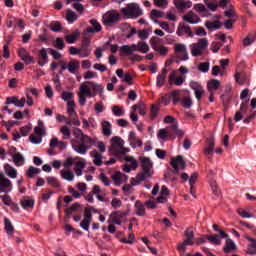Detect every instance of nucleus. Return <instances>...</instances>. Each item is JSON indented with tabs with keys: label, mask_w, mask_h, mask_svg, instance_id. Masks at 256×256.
I'll list each match as a JSON object with an SVG mask.
<instances>
[{
	"label": "nucleus",
	"mask_w": 256,
	"mask_h": 256,
	"mask_svg": "<svg viewBox=\"0 0 256 256\" xmlns=\"http://www.w3.org/2000/svg\"><path fill=\"white\" fill-rule=\"evenodd\" d=\"M215 149V142L209 141L208 146L204 149V155H211Z\"/></svg>",
	"instance_id": "nucleus-60"
},
{
	"label": "nucleus",
	"mask_w": 256,
	"mask_h": 256,
	"mask_svg": "<svg viewBox=\"0 0 256 256\" xmlns=\"http://www.w3.org/2000/svg\"><path fill=\"white\" fill-rule=\"evenodd\" d=\"M3 169L7 177H9L10 179H17V175H19V173L17 172V169L13 167L11 164H4Z\"/></svg>",
	"instance_id": "nucleus-18"
},
{
	"label": "nucleus",
	"mask_w": 256,
	"mask_h": 256,
	"mask_svg": "<svg viewBox=\"0 0 256 256\" xmlns=\"http://www.w3.org/2000/svg\"><path fill=\"white\" fill-rule=\"evenodd\" d=\"M207 241L212 243L213 245H221V236L215 234L213 236L206 237Z\"/></svg>",
	"instance_id": "nucleus-55"
},
{
	"label": "nucleus",
	"mask_w": 256,
	"mask_h": 256,
	"mask_svg": "<svg viewBox=\"0 0 256 256\" xmlns=\"http://www.w3.org/2000/svg\"><path fill=\"white\" fill-rule=\"evenodd\" d=\"M90 157L94 158L93 163L97 165V167H101L103 165V156L97 152V150H93L90 152Z\"/></svg>",
	"instance_id": "nucleus-29"
},
{
	"label": "nucleus",
	"mask_w": 256,
	"mask_h": 256,
	"mask_svg": "<svg viewBox=\"0 0 256 256\" xmlns=\"http://www.w3.org/2000/svg\"><path fill=\"white\" fill-rule=\"evenodd\" d=\"M34 132L40 137H43V135H45V123H43V120L38 121V126L34 128Z\"/></svg>",
	"instance_id": "nucleus-45"
},
{
	"label": "nucleus",
	"mask_w": 256,
	"mask_h": 256,
	"mask_svg": "<svg viewBox=\"0 0 256 256\" xmlns=\"http://www.w3.org/2000/svg\"><path fill=\"white\" fill-rule=\"evenodd\" d=\"M39 173H41V169L30 166L27 170H26V175L27 177H29V179H33V177H35V175H39Z\"/></svg>",
	"instance_id": "nucleus-47"
},
{
	"label": "nucleus",
	"mask_w": 256,
	"mask_h": 256,
	"mask_svg": "<svg viewBox=\"0 0 256 256\" xmlns=\"http://www.w3.org/2000/svg\"><path fill=\"white\" fill-rule=\"evenodd\" d=\"M184 236L186 239L182 242V244H178L177 249L178 251H187V245L193 246L195 242L193 239H195V232H193V227L187 228L184 231Z\"/></svg>",
	"instance_id": "nucleus-8"
},
{
	"label": "nucleus",
	"mask_w": 256,
	"mask_h": 256,
	"mask_svg": "<svg viewBox=\"0 0 256 256\" xmlns=\"http://www.w3.org/2000/svg\"><path fill=\"white\" fill-rule=\"evenodd\" d=\"M13 191V183L5 174L0 173V193H11Z\"/></svg>",
	"instance_id": "nucleus-12"
},
{
	"label": "nucleus",
	"mask_w": 256,
	"mask_h": 256,
	"mask_svg": "<svg viewBox=\"0 0 256 256\" xmlns=\"http://www.w3.org/2000/svg\"><path fill=\"white\" fill-rule=\"evenodd\" d=\"M77 95L80 107H85L87 105V99H93L97 95L101 99H105V86L93 81H86L80 84Z\"/></svg>",
	"instance_id": "nucleus-1"
},
{
	"label": "nucleus",
	"mask_w": 256,
	"mask_h": 256,
	"mask_svg": "<svg viewBox=\"0 0 256 256\" xmlns=\"http://www.w3.org/2000/svg\"><path fill=\"white\" fill-rule=\"evenodd\" d=\"M76 104L75 102H69L66 105L67 114L71 117L73 115H77V112H75Z\"/></svg>",
	"instance_id": "nucleus-54"
},
{
	"label": "nucleus",
	"mask_w": 256,
	"mask_h": 256,
	"mask_svg": "<svg viewBox=\"0 0 256 256\" xmlns=\"http://www.w3.org/2000/svg\"><path fill=\"white\" fill-rule=\"evenodd\" d=\"M79 57L80 59H87L89 55H91V48H89V43L83 44L81 48H79Z\"/></svg>",
	"instance_id": "nucleus-33"
},
{
	"label": "nucleus",
	"mask_w": 256,
	"mask_h": 256,
	"mask_svg": "<svg viewBox=\"0 0 256 256\" xmlns=\"http://www.w3.org/2000/svg\"><path fill=\"white\" fill-rule=\"evenodd\" d=\"M176 35H178V37H183V35H188V37H193V31H191V27L185 24H179L178 29L176 31Z\"/></svg>",
	"instance_id": "nucleus-21"
},
{
	"label": "nucleus",
	"mask_w": 256,
	"mask_h": 256,
	"mask_svg": "<svg viewBox=\"0 0 256 256\" xmlns=\"http://www.w3.org/2000/svg\"><path fill=\"white\" fill-rule=\"evenodd\" d=\"M111 111L114 117H123V115H125V109L123 106L114 105L112 106Z\"/></svg>",
	"instance_id": "nucleus-43"
},
{
	"label": "nucleus",
	"mask_w": 256,
	"mask_h": 256,
	"mask_svg": "<svg viewBox=\"0 0 256 256\" xmlns=\"http://www.w3.org/2000/svg\"><path fill=\"white\" fill-rule=\"evenodd\" d=\"M132 111H138L139 115H147V106L144 103L135 104L132 106Z\"/></svg>",
	"instance_id": "nucleus-41"
},
{
	"label": "nucleus",
	"mask_w": 256,
	"mask_h": 256,
	"mask_svg": "<svg viewBox=\"0 0 256 256\" xmlns=\"http://www.w3.org/2000/svg\"><path fill=\"white\" fill-rule=\"evenodd\" d=\"M49 48H42L39 50L40 57L38 58L39 67H45L49 63Z\"/></svg>",
	"instance_id": "nucleus-15"
},
{
	"label": "nucleus",
	"mask_w": 256,
	"mask_h": 256,
	"mask_svg": "<svg viewBox=\"0 0 256 256\" xmlns=\"http://www.w3.org/2000/svg\"><path fill=\"white\" fill-rule=\"evenodd\" d=\"M182 107H184V109H191V107H193V100L190 97H184Z\"/></svg>",
	"instance_id": "nucleus-58"
},
{
	"label": "nucleus",
	"mask_w": 256,
	"mask_h": 256,
	"mask_svg": "<svg viewBox=\"0 0 256 256\" xmlns=\"http://www.w3.org/2000/svg\"><path fill=\"white\" fill-rule=\"evenodd\" d=\"M94 110L96 113H103L105 111V105H103V101H100L94 105Z\"/></svg>",
	"instance_id": "nucleus-64"
},
{
	"label": "nucleus",
	"mask_w": 256,
	"mask_h": 256,
	"mask_svg": "<svg viewBox=\"0 0 256 256\" xmlns=\"http://www.w3.org/2000/svg\"><path fill=\"white\" fill-rule=\"evenodd\" d=\"M219 85H221V82L217 79H211L207 82V89L210 95H215V91L219 89Z\"/></svg>",
	"instance_id": "nucleus-27"
},
{
	"label": "nucleus",
	"mask_w": 256,
	"mask_h": 256,
	"mask_svg": "<svg viewBox=\"0 0 256 256\" xmlns=\"http://www.w3.org/2000/svg\"><path fill=\"white\" fill-rule=\"evenodd\" d=\"M154 23H156V25H159V27H161V29L166 31V33H175V29L172 28L171 26H169V23H167V22H161L158 20H154Z\"/></svg>",
	"instance_id": "nucleus-42"
},
{
	"label": "nucleus",
	"mask_w": 256,
	"mask_h": 256,
	"mask_svg": "<svg viewBox=\"0 0 256 256\" xmlns=\"http://www.w3.org/2000/svg\"><path fill=\"white\" fill-rule=\"evenodd\" d=\"M79 207H81V204L76 202L72 204L70 207L66 208L64 212L66 213V215H72V213L79 211Z\"/></svg>",
	"instance_id": "nucleus-48"
},
{
	"label": "nucleus",
	"mask_w": 256,
	"mask_h": 256,
	"mask_svg": "<svg viewBox=\"0 0 256 256\" xmlns=\"http://www.w3.org/2000/svg\"><path fill=\"white\" fill-rule=\"evenodd\" d=\"M78 69H79V61H71L68 63V71L72 75H77Z\"/></svg>",
	"instance_id": "nucleus-46"
},
{
	"label": "nucleus",
	"mask_w": 256,
	"mask_h": 256,
	"mask_svg": "<svg viewBox=\"0 0 256 256\" xmlns=\"http://www.w3.org/2000/svg\"><path fill=\"white\" fill-rule=\"evenodd\" d=\"M12 161L16 167H23V165H25V156H23L21 152H17V154L12 157Z\"/></svg>",
	"instance_id": "nucleus-31"
},
{
	"label": "nucleus",
	"mask_w": 256,
	"mask_h": 256,
	"mask_svg": "<svg viewBox=\"0 0 256 256\" xmlns=\"http://www.w3.org/2000/svg\"><path fill=\"white\" fill-rule=\"evenodd\" d=\"M186 77L185 76H176L175 72H172L168 77V83L169 85H176L177 87H181L183 83H185Z\"/></svg>",
	"instance_id": "nucleus-16"
},
{
	"label": "nucleus",
	"mask_w": 256,
	"mask_h": 256,
	"mask_svg": "<svg viewBox=\"0 0 256 256\" xmlns=\"http://www.w3.org/2000/svg\"><path fill=\"white\" fill-rule=\"evenodd\" d=\"M174 51L179 61L189 60V52L187 51V46H185V44H175Z\"/></svg>",
	"instance_id": "nucleus-11"
},
{
	"label": "nucleus",
	"mask_w": 256,
	"mask_h": 256,
	"mask_svg": "<svg viewBox=\"0 0 256 256\" xmlns=\"http://www.w3.org/2000/svg\"><path fill=\"white\" fill-rule=\"evenodd\" d=\"M212 75L214 77H217L220 75V77H223L224 73H223V69L220 68L219 66H213L212 67Z\"/></svg>",
	"instance_id": "nucleus-62"
},
{
	"label": "nucleus",
	"mask_w": 256,
	"mask_h": 256,
	"mask_svg": "<svg viewBox=\"0 0 256 256\" xmlns=\"http://www.w3.org/2000/svg\"><path fill=\"white\" fill-rule=\"evenodd\" d=\"M112 181L116 187H121L123 183H127V181H129V176L122 173L121 171H118L112 175Z\"/></svg>",
	"instance_id": "nucleus-13"
},
{
	"label": "nucleus",
	"mask_w": 256,
	"mask_h": 256,
	"mask_svg": "<svg viewBox=\"0 0 256 256\" xmlns=\"http://www.w3.org/2000/svg\"><path fill=\"white\" fill-rule=\"evenodd\" d=\"M101 127L104 137H111V135H113V125L111 122L104 120L101 122Z\"/></svg>",
	"instance_id": "nucleus-24"
},
{
	"label": "nucleus",
	"mask_w": 256,
	"mask_h": 256,
	"mask_svg": "<svg viewBox=\"0 0 256 256\" xmlns=\"http://www.w3.org/2000/svg\"><path fill=\"white\" fill-rule=\"evenodd\" d=\"M78 19H79V16L77 15V13H75L73 10H67L66 21H68V23L73 24Z\"/></svg>",
	"instance_id": "nucleus-44"
},
{
	"label": "nucleus",
	"mask_w": 256,
	"mask_h": 256,
	"mask_svg": "<svg viewBox=\"0 0 256 256\" xmlns=\"http://www.w3.org/2000/svg\"><path fill=\"white\" fill-rule=\"evenodd\" d=\"M49 147H51V149L59 148L60 151H65V149H67V143L59 141L57 137H53L50 140Z\"/></svg>",
	"instance_id": "nucleus-19"
},
{
	"label": "nucleus",
	"mask_w": 256,
	"mask_h": 256,
	"mask_svg": "<svg viewBox=\"0 0 256 256\" xmlns=\"http://www.w3.org/2000/svg\"><path fill=\"white\" fill-rule=\"evenodd\" d=\"M209 47V40L207 38H200L197 43H193L191 48L192 57H201L205 52V49Z\"/></svg>",
	"instance_id": "nucleus-6"
},
{
	"label": "nucleus",
	"mask_w": 256,
	"mask_h": 256,
	"mask_svg": "<svg viewBox=\"0 0 256 256\" xmlns=\"http://www.w3.org/2000/svg\"><path fill=\"white\" fill-rule=\"evenodd\" d=\"M155 7H159L160 9H167L169 5V1L167 0H154Z\"/></svg>",
	"instance_id": "nucleus-57"
},
{
	"label": "nucleus",
	"mask_w": 256,
	"mask_h": 256,
	"mask_svg": "<svg viewBox=\"0 0 256 256\" xmlns=\"http://www.w3.org/2000/svg\"><path fill=\"white\" fill-rule=\"evenodd\" d=\"M142 172H139L135 178H132V185H141L143 181L151 179V169H153V162L147 157H140Z\"/></svg>",
	"instance_id": "nucleus-3"
},
{
	"label": "nucleus",
	"mask_w": 256,
	"mask_h": 256,
	"mask_svg": "<svg viewBox=\"0 0 256 256\" xmlns=\"http://www.w3.org/2000/svg\"><path fill=\"white\" fill-rule=\"evenodd\" d=\"M174 5L176 9L183 11V9H191L193 7V2L189 0H174Z\"/></svg>",
	"instance_id": "nucleus-25"
},
{
	"label": "nucleus",
	"mask_w": 256,
	"mask_h": 256,
	"mask_svg": "<svg viewBox=\"0 0 256 256\" xmlns=\"http://www.w3.org/2000/svg\"><path fill=\"white\" fill-rule=\"evenodd\" d=\"M162 17H164V14L162 11L157 10V9H153L151 11V15H150V19L155 23V21H157L156 19H161Z\"/></svg>",
	"instance_id": "nucleus-50"
},
{
	"label": "nucleus",
	"mask_w": 256,
	"mask_h": 256,
	"mask_svg": "<svg viewBox=\"0 0 256 256\" xmlns=\"http://www.w3.org/2000/svg\"><path fill=\"white\" fill-rule=\"evenodd\" d=\"M60 133H62L64 140L71 139V130L69 129V126H62L60 128Z\"/></svg>",
	"instance_id": "nucleus-52"
},
{
	"label": "nucleus",
	"mask_w": 256,
	"mask_h": 256,
	"mask_svg": "<svg viewBox=\"0 0 256 256\" xmlns=\"http://www.w3.org/2000/svg\"><path fill=\"white\" fill-rule=\"evenodd\" d=\"M46 181L48 185H51V187L59 188L61 187V182L56 177L50 176L46 178Z\"/></svg>",
	"instance_id": "nucleus-49"
},
{
	"label": "nucleus",
	"mask_w": 256,
	"mask_h": 256,
	"mask_svg": "<svg viewBox=\"0 0 256 256\" xmlns=\"http://www.w3.org/2000/svg\"><path fill=\"white\" fill-rule=\"evenodd\" d=\"M124 19H138L143 15V9L137 3H129L126 7L121 8Z\"/></svg>",
	"instance_id": "nucleus-5"
},
{
	"label": "nucleus",
	"mask_w": 256,
	"mask_h": 256,
	"mask_svg": "<svg viewBox=\"0 0 256 256\" xmlns=\"http://www.w3.org/2000/svg\"><path fill=\"white\" fill-rule=\"evenodd\" d=\"M54 47L56 49H59V51H63V49H65V40H63V38H59V37L56 38Z\"/></svg>",
	"instance_id": "nucleus-56"
},
{
	"label": "nucleus",
	"mask_w": 256,
	"mask_h": 256,
	"mask_svg": "<svg viewBox=\"0 0 256 256\" xmlns=\"http://www.w3.org/2000/svg\"><path fill=\"white\" fill-rule=\"evenodd\" d=\"M74 137L76 139H80V143L78 145H72L73 151L79 155H87V151H89V149L95 145V140L83 134V131L79 128L74 130Z\"/></svg>",
	"instance_id": "nucleus-2"
},
{
	"label": "nucleus",
	"mask_w": 256,
	"mask_h": 256,
	"mask_svg": "<svg viewBox=\"0 0 256 256\" xmlns=\"http://www.w3.org/2000/svg\"><path fill=\"white\" fill-rule=\"evenodd\" d=\"M128 142L132 149H137V147H143V141L137 138V133L135 131H130L128 135Z\"/></svg>",
	"instance_id": "nucleus-14"
},
{
	"label": "nucleus",
	"mask_w": 256,
	"mask_h": 256,
	"mask_svg": "<svg viewBox=\"0 0 256 256\" xmlns=\"http://www.w3.org/2000/svg\"><path fill=\"white\" fill-rule=\"evenodd\" d=\"M183 20L186 23H190V25H197V23H201V18L193 12H189L188 14L184 15Z\"/></svg>",
	"instance_id": "nucleus-22"
},
{
	"label": "nucleus",
	"mask_w": 256,
	"mask_h": 256,
	"mask_svg": "<svg viewBox=\"0 0 256 256\" xmlns=\"http://www.w3.org/2000/svg\"><path fill=\"white\" fill-rule=\"evenodd\" d=\"M209 62H202L198 65V69L201 71V73H209Z\"/></svg>",
	"instance_id": "nucleus-61"
},
{
	"label": "nucleus",
	"mask_w": 256,
	"mask_h": 256,
	"mask_svg": "<svg viewBox=\"0 0 256 256\" xmlns=\"http://www.w3.org/2000/svg\"><path fill=\"white\" fill-rule=\"evenodd\" d=\"M60 176L64 181H74L75 180V173L73 170H60Z\"/></svg>",
	"instance_id": "nucleus-34"
},
{
	"label": "nucleus",
	"mask_w": 256,
	"mask_h": 256,
	"mask_svg": "<svg viewBox=\"0 0 256 256\" xmlns=\"http://www.w3.org/2000/svg\"><path fill=\"white\" fill-rule=\"evenodd\" d=\"M235 249H237L235 242H233L231 239H227L223 248L224 253H231L232 251H235Z\"/></svg>",
	"instance_id": "nucleus-40"
},
{
	"label": "nucleus",
	"mask_w": 256,
	"mask_h": 256,
	"mask_svg": "<svg viewBox=\"0 0 256 256\" xmlns=\"http://www.w3.org/2000/svg\"><path fill=\"white\" fill-rule=\"evenodd\" d=\"M135 51H137L138 53H149V44H147V42H138L137 44H135Z\"/></svg>",
	"instance_id": "nucleus-36"
},
{
	"label": "nucleus",
	"mask_w": 256,
	"mask_h": 256,
	"mask_svg": "<svg viewBox=\"0 0 256 256\" xmlns=\"http://www.w3.org/2000/svg\"><path fill=\"white\" fill-rule=\"evenodd\" d=\"M81 33H79V30H75L72 32V34L66 35L64 37L65 41L68 43V45H73V43L77 42V39H79Z\"/></svg>",
	"instance_id": "nucleus-30"
},
{
	"label": "nucleus",
	"mask_w": 256,
	"mask_h": 256,
	"mask_svg": "<svg viewBox=\"0 0 256 256\" xmlns=\"http://www.w3.org/2000/svg\"><path fill=\"white\" fill-rule=\"evenodd\" d=\"M62 101H65L66 103L75 102V94L71 91H63L61 95Z\"/></svg>",
	"instance_id": "nucleus-38"
},
{
	"label": "nucleus",
	"mask_w": 256,
	"mask_h": 256,
	"mask_svg": "<svg viewBox=\"0 0 256 256\" xmlns=\"http://www.w3.org/2000/svg\"><path fill=\"white\" fill-rule=\"evenodd\" d=\"M135 51V44H132L131 46L123 45L120 47V54L125 57H131Z\"/></svg>",
	"instance_id": "nucleus-26"
},
{
	"label": "nucleus",
	"mask_w": 256,
	"mask_h": 256,
	"mask_svg": "<svg viewBox=\"0 0 256 256\" xmlns=\"http://www.w3.org/2000/svg\"><path fill=\"white\" fill-rule=\"evenodd\" d=\"M234 77L236 82L239 83V85H244L245 81H247V78L245 77V73L243 72H237Z\"/></svg>",
	"instance_id": "nucleus-53"
},
{
	"label": "nucleus",
	"mask_w": 256,
	"mask_h": 256,
	"mask_svg": "<svg viewBox=\"0 0 256 256\" xmlns=\"http://www.w3.org/2000/svg\"><path fill=\"white\" fill-rule=\"evenodd\" d=\"M255 39L256 36H247L244 40H243V45L245 47H249V45H253V43H255Z\"/></svg>",
	"instance_id": "nucleus-63"
},
{
	"label": "nucleus",
	"mask_w": 256,
	"mask_h": 256,
	"mask_svg": "<svg viewBox=\"0 0 256 256\" xmlns=\"http://www.w3.org/2000/svg\"><path fill=\"white\" fill-rule=\"evenodd\" d=\"M166 81H167V76L158 74L156 77V87L158 89H161V87H163V85H165Z\"/></svg>",
	"instance_id": "nucleus-51"
},
{
	"label": "nucleus",
	"mask_w": 256,
	"mask_h": 256,
	"mask_svg": "<svg viewBox=\"0 0 256 256\" xmlns=\"http://www.w3.org/2000/svg\"><path fill=\"white\" fill-rule=\"evenodd\" d=\"M20 203L23 209H31L35 206V200L29 197H24Z\"/></svg>",
	"instance_id": "nucleus-37"
},
{
	"label": "nucleus",
	"mask_w": 256,
	"mask_h": 256,
	"mask_svg": "<svg viewBox=\"0 0 256 256\" xmlns=\"http://www.w3.org/2000/svg\"><path fill=\"white\" fill-rule=\"evenodd\" d=\"M171 166L175 171H179V169H185V160H183V156L178 155L176 158L171 160Z\"/></svg>",
	"instance_id": "nucleus-23"
},
{
	"label": "nucleus",
	"mask_w": 256,
	"mask_h": 256,
	"mask_svg": "<svg viewBox=\"0 0 256 256\" xmlns=\"http://www.w3.org/2000/svg\"><path fill=\"white\" fill-rule=\"evenodd\" d=\"M206 29H209V31H217L220 27H223V23L220 21H206L205 22Z\"/></svg>",
	"instance_id": "nucleus-35"
},
{
	"label": "nucleus",
	"mask_w": 256,
	"mask_h": 256,
	"mask_svg": "<svg viewBox=\"0 0 256 256\" xmlns=\"http://www.w3.org/2000/svg\"><path fill=\"white\" fill-rule=\"evenodd\" d=\"M4 225L5 231L8 233L10 237H13V234L15 233V228L13 227V224L11 223V220H9V218H4Z\"/></svg>",
	"instance_id": "nucleus-39"
},
{
	"label": "nucleus",
	"mask_w": 256,
	"mask_h": 256,
	"mask_svg": "<svg viewBox=\"0 0 256 256\" xmlns=\"http://www.w3.org/2000/svg\"><path fill=\"white\" fill-rule=\"evenodd\" d=\"M87 167V162L85 160H79L75 163L74 173L77 177H81L83 175V169Z\"/></svg>",
	"instance_id": "nucleus-28"
},
{
	"label": "nucleus",
	"mask_w": 256,
	"mask_h": 256,
	"mask_svg": "<svg viewBox=\"0 0 256 256\" xmlns=\"http://www.w3.org/2000/svg\"><path fill=\"white\" fill-rule=\"evenodd\" d=\"M135 213L138 217H145V204H143V202L141 201H136L135 205Z\"/></svg>",
	"instance_id": "nucleus-32"
},
{
	"label": "nucleus",
	"mask_w": 256,
	"mask_h": 256,
	"mask_svg": "<svg viewBox=\"0 0 256 256\" xmlns=\"http://www.w3.org/2000/svg\"><path fill=\"white\" fill-rule=\"evenodd\" d=\"M150 45H151L153 51H155L156 53H159V55H161V57H167V55L169 53V48H167V46H163L161 44V38L153 36L150 39Z\"/></svg>",
	"instance_id": "nucleus-9"
},
{
	"label": "nucleus",
	"mask_w": 256,
	"mask_h": 256,
	"mask_svg": "<svg viewBox=\"0 0 256 256\" xmlns=\"http://www.w3.org/2000/svg\"><path fill=\"white\" fill-rule=\"evenodd\" d=\"M91 26H88L85 30V33H99L103 27L101 26V23L97 21L96 19H91L89 21Z\"/></svg>",
	"instance_id": "nucleus-17"
},
{
	"label": "nucleus",
	"mask_w": 256,
	"mask_h": 256,
	"mask_svg": "<svg viewBox=\"0 0 256 256\" xmlns=\"http://www.w3.org/2000/svg\"><path fill=\"white\" fill-rule=\"evenodd\" d=\"M126 216L127 213L123 211H114L111 213L110 219H112V223H114V225H121V219H125Z\"/></svg>",
	"instance_id": "nucleus-20"
},
{
	"label": "nucleus",
	"mask_w": 256,
	"mask_h": 256,
	"mask_svg": "<svg viewBox=\"0 0 256 256\" xmlns=\"http://www.w3.org/2000/svg\"><path fill=\"white\" fill-rule=\"evenodd\" d=\"M124 161H126V164L123 166V171H125V173H131V171H137V167H139V161H137L135 157L124 156Z\"/></svg>",
	"instance_id": "nucleus-10"
},
{
	"label": "nucleus",
	"mask_w": 256,
	"mask_h": 256,
	"mask_svg": "<svg viewBox=\"0 0 256 256\" xmlns=\"http://www.w3.org/2000/svg\"><path fill=\"white\" fill-rule=\"evenodd\" d=\"M110 157H121V155H127L131 153L130 148H125V140L120 136H113L110 139V146L108 148Z\"/></svg>",
	"instance_id": "nucleus-4"
},
{
	"label": "nucleus",
	"mask_w": 256,
	"mask_h": 256,
	"mask_svg": "<svg viewBox=\"0 0 256 256\" xmlns=\"http://www.w3.org/2000/svg\"><path fill=\"white\" fill-rule=\"evenodd\" d=\"M159 113V105L157 104H153L151 106V109H150V115H151V119H156L157 118V115Z\"/></svg>",
	"instance_id": "nucleus-59"
},
{
	"label": "nucleus",
	"mask_w": 256,
	"mask_h": 256,
	"mask_svg": "<svg viewBox=\"0 0 256 256\" xmlns=\"http://www.w3.org/2000/svg\"><path fill=\"white\" fill-rule=\"evenodd\" d=\"M121 20V14L117 12V10H109L102 16V23L106 25V27H111V25H115V23H119Z\"/></svg>",
	"instance_id": "nucleus-7"
}]
</instances>
